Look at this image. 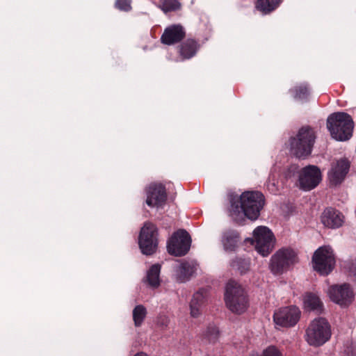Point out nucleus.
Wrapping results in <instances>:
<instances>
[{"instance_id":"22","label":"nucleus","mask_w":356,"mask_h":356,"mask_svg":"<svg viewBox=\"0 0 356 356\" xmlns=\"http://www.w3.org/2000/svg\"><path fill=\"white\" fill-rule=\"evenodd\" d=\"M197 50V42L192 39L185 41L180 49V54L184 58H190L193 57Z\"/></svg>"},{"instance_id":"7","label":"nucleus","mask_w":356,"mask_h":356,"mask_svg":"<svg viewBox=\"0 0 356 356\" xmlns=\"http://www.w3.org/2000/svg\"><path fill=\"white\" fill-rule=\"evenodd\" d=\"M314 269L321 275H327L334 269L335 258L332 249L330 246L318 248L312 257Z\"/></svg>"},{"instance_id":"12","label":"nucleus","mask_w":356,"mask_h":356,"mask_svg":"<svg viewBox=\"0 0 356 356\" xmlns=\"http://www.w3.org/2000/svg\"><path fill=\"white\" fill-rule=\"evenodd\" d=\"M300 316V311L296 306L282 307L274 312L273 321L277 326L290 327L298 323Z\"/></svg>"},{"instance_id":"24","label":"nucleus","mask_w":356,"mask_h":356,"mask_svg":"<svg viewBox=\"0 0 356 356\" xmlns=\"http://www.w3.org/2000/svg\"><path fill=\"white\" fill-rule=\"evenodd\" d=\"M282 0H257V8L264 13H270L276 9Z\"/></svg>"},{"instance_id":"25","label":"nucleus","mask_w":356,"mask_h":356,"mask_svg":"<svg viewBox=\"0 0 356 356\" xmlns=\"http://www.w3.org/2000/svg\"><path fill=\"white\" fill-rule=\"evenodd\" d=\"M295 99L305 100L309 95V90L307 84H300L290 90Z\"/></svg>"},{"instance_id":"15","label":"nucleus","mask_w":356,"mask_h":356,"mask_svg":"<svg viewBox=\"0 0 356 356\" xmlns=\"http://www.w3.org/2000/svg\"><path fill=\"white\" fill-rule=\"evenodd\" d=\"M167 195L161 184H152L147 191L146 203L151 207H161L165 203Z\"/></svg>"},{"instance_id":"3","label":"nucleus","mask_w":356,"mask_h":356,"mask_svg":"<svg viewBox=\"0 0 356 356\" xmlns=\"http://www.w3.org/2000/svg\"><path fill=\"white\" fill-rule=\"evenodd\" d=\"M225 301L227 308L235 314L244 313L249 306L246 291L234 280L229 281L226 285Z\"/></svg>"},{"instance_id":"8","label":"nucleus","mask_w":356,"mask_h":356,"mask_svg":"<svg viewBox=\"0 0 356 356\" xmlns=\"http://www.w3.org/2000/svg\"><path fill=\"white\" fill-rule=\"evenodd\" d=\"M254 245L257 251L266 257L273 250L275 238L273 232L265 226H259L253 232Z\"/></svg>"},{"instance_id":"21","label":"nucleus","mask_w":356,"mask_h":356,"mask_svg":"<svg viewBox=\"0 0 356 356\" xmlns=\"http://www.w3.org/2000/svg\"><path fill=\"white\" fill-rule=\"evenodd\" d=\"M161 266L159 264H154L151 266L147 273V281L148 284L153 287L156 288L160 284V275Z\"/></svg>"},{"instance_id":"17","label":"nucleus","mask_w":356,"mask_h":356,"mask_svg":"<svg viewBox=\"0 0 356 356\" xmlns=\"http://www.w3.org/2000/svg\"><path fill=\"white\" fill-rule=\"evenodd\" d=\"M322 223L328 228L335 229L341 227L344 222V216L338 210L327 208L324 210L321 217Z\"/></svg>"},{"instance_id":"35","label":"nucleus","mask_w":356,"mask_h":356,"mask_svg":"<svg viewBox=\"0 0 356 356\" xmlns=\"http://www.w3.org/2000/svg\"><path fill=\"white\" fill-rule=\"evenodd\" d=\"M352 272L355 274V275H356V270H352Z\"/></svg>"},{"instance_id":"5","label":"nucleus","mask_w":356,"mask_h":356,"mask_svg":"<svg viewBox=\"0 0 356 356\" xmlns=\"http://www.w3.org/2000/svg\"><path fill=\"white\" fill-rule=\"evenodd\" d=\"M315 139V132L312 128L302 127L297 136L291 139V152L299 158L308 156L312 153Z\"/></svg>"},{"instance_id":"16","label":"nucleus","mask_w":356,"mask_h":356,"mask_svg":"<svg viewBox=\"0 0 356 356\" xmlns=\"http://www.w3.org/2000/svg\"><path fill=\"white\" fill-rule=\"evenodd\" d=\"M184 27L179 24H173L167 27L161 35V42L168 45L180 42L185 36Z\"/></svg>"},{"instance_id":"30","label":"nucleus","mask_w":356,"mask_h":356,"mask_svg":"<svg viewBox=\"0 0 356 356\" xmlns=\"http://www.w3.org/2000/svg\"><path fill=\"white\" fill-rule=\"evenodd\" d=\"M260 356H283L282 352L275 346L266 348Z\"/></svg>"},{"instance_id":"14","label":"nucleus","mask_w":356,"mask_h":356,"mask_svg":"<svg viewBox=\"0 0 356 356\" xmlns=\"http://www.w3.org/2000/svg\"><path fill=\"white\" fill-rule=\"evenodd\" d=\"M350 168V163L346 159H341L332 163L328 171L327 177L332 186H337L343 181Z\"/></svg>"},{"instance_id":"28","label":"nucleus","mask_w":356,"mask_h":356,"mask_svg":"<svg viewBox=\"0 0 356 356\" xmlns=\"http://www.w3.org/2000/svg\"><path fill=\"white\" fill-rule=\"evenodd\" d=\"M232 266L237 268L241 274L245 273L250 269V261L245 259H237L232 262Z\"/></svg>"},{"instance_id":"26","label":"nucleus","mask_w":356,"mask_h":356,"mask_svg":"<svg viewBox=\"0 0 356 356\" xmlns=\"http://www.w3.org/2000/svg\"><path fill=\"white\" fill-rule=\"evenodd\" d=\"M147 310L143 305H139L136 306L133 310V320L135 326H140L145 320Z\"/></svg>"},{"instance_id":"9","label":"nucleus","mask_w":356,"mask_h":356,"mask_svg":"<svg viewBox=\"0 0 356 356\" xmlns=\"http://www.w3.org/2000/svg\"><path fill=\"white\" fill-rule=\"evenodd\" d=\"M156 235L155 225L150 222L145 223L138 238L139 247L143 254L150 255L155 252L157 248Z\"/></svg>"},{"instance_id":"2","label":"nucleus","mask_w":356,"mask_h":356,"mask_svg":"<svg viewBox=\"0 0 356 356\" xmlns=\"http://www.w3.org/2000/svg\"><path fill=\"white\" fill-rule=\"evenodd\" d=\"M327 127L334 139L346 141L353 135L354 122L348 113L338 112L331 114L327 118Z\"/></svg>"},{"instance_id":"19","label":"nucleus","mask_w":356,"mask_h":356,"mask_svg":"<svg viewBox=\"0 0 356 356\" xmlns=\"http://www.w3.org/2000/svg\"><path fill=\"white\" fill-rule=\"evenodd\" d=\"M206 292L200 290L195 293L190 302V314L193 318H197L201 314L202 308L205 302Z\"/></svg>"},{"instance_id":"29","label":"nucleus","mask_w":356,"mask_h":356,"mask_svg":"<svg viewBox=\"0 0 356 356\" xmlns=\"http://www.w3.org/2000/svg\"><path fill=\"white\" fill-rule=\"evenodd\" d=\"M219 335V331L216 326L211 325L207 327L205 337L208 339V341L211 343H215Z\"/></svg>"},{"instance_id":"20","label":"nucleus","mask_w":356,"mask_h":356,"mask_svg":"<svg viewBox=\"0 0 356 356\" xmlns=\"http://www.w3.org/2000/svg\"><path fill=\"white\" fill-rule=\"evenodd\" d=\"M239 241V234L234 230H227L222 236L224 249L228 252L234 251Z\"/></svg>"},{"instance_id":"11","label":"nucleus","mask_w":356,"mask_h":356,"mask_svg":"<svg viewBox=\"0 0 356 356\" xmlns=\"http://www.w3.org/2000/svg\"><path fill=\"white\" fill-rule=\"evenodd\" d=\"M321 180V172L316 165H309L299 172V186L303 191H309L315 188Z\"/></svg>"},{"instance_id":"32","label":"nucleus","mask_w":356,"mask_h":356,"mask_svg":"<svg viewBox=\"0 0 356 356\" xmlns=\"http://www.w3.org/2000/svg\"><path fill=\"white\" fill-rule=\"evenodd\" d=\"M115 6L121 10L129 11L131 8V0H117L115 2Z\"/></svg>"},{"instance_id":"18","label":"nucleus","mask_w":356,"mask_h":356,"mask_svg":"<svg viewBox=\"0 0 356 356\" xmlns=\"http://www.w3.org/2000/svg\"><path fill=\"white\" fill-rule=\"evenodd\" d=\"M198 264L194 260L181 262L176 268L175 277L178 282H185L188 281L197 271Z\"/></svg>"},{"instance_id":"13","label":"nucleus","mask_w":356,"mask_h":356,"mask_svg":"<svg viewBox=\"0 0 356 356\" xmlns=\"http://www.w3.org/2000/svg\"><path fill=\"white\" fill-rule=\"evenodd\" d=\"M328 295L332 301L344 307L349 306L354 300L353 289L348 284L330 286Z\"/></svg>"},{"instance_id":"23","label":"nucleus","mask_w":356,"mask_h":356,"mask_svg":"<svg viewBox=\"0 0 356 356\" xmlns=\"http://www.w3.org/2000/svg\"><path fill=\"white\" fill-rule=\"evenodd\" d=\"M304 304L306 308L311 310L319 311L321 309L323 304L319 298L313 293H307L304 298Z\"/></svg>"},{"instance_id":"31","label":"nucleus","mask_w":356,"mask_h":356,"mask_svg":"<svg viewBox=\"0 0 356 356\" xmlns=\"http://www.w3.org/2000/svg\"><path fill=\"white\" fill-rule=\"evenodd\" d=\"M277 182H276L274 175H270L269 179L267 182V188L271 193H277L278 191Z\"/></svg>"},{"instance_id":"34","label":"nucleus","mask_w":356,"mask_h":356,"mask_svg":"<svg viewBox=\"0 0 356 356\" xmlns=\"http://www.w3.org/2000/svg\"><path fill=\"white\" fill-rule=\"evenodd\" d=\"M134 356H147V355L144 353H139L135 355Z\"/></svg>"},{"instance_id":"6","label":"nucleus","mask_w":356,"mask_h":356,"mask_svg":"<svg viewBox=\"0 0 356 356\" xmlns=\"http://www.w3.org/2000/svg\"><path fill=\"white\" fill-rule=\"evenodd\" d=\"M298 260L297 254L293 250L282 248L271 257L269 269L274 275H280L296 264Z\"/></svg>"},{"instance_id":"4","label":"nucleus","mask_w":356,"mask_h":356,"mask_svg":"<svg viewBox=\"0 0 356 356\" xmlns=\"http://www.w3.org/2000/svg\"><path fill=\"white\" fill-rule=\"evenodd\" d=\"M331 327L324 318L313 320L306 330L305 340L309 345L318 347L325 343L331 337Z\"/></svg>"},{"instance_id":"27","label":"nucleus","mask_w":356,"mask_h":356,"mask_svg":"<svg viewBox=\"0 0 356 356\" xmlns=\"http://www.w3.org/2000/svg\"><path fill=\"white\" fill-rule=\"evenodd\" d=\"M180 7L181 3L177 0H163L160 6L164 13L179 10Z\"/></svg>"},{"instance_id":"1","label":"nucleus","mask_w":356,"mask_h":356,"mask_svg":"<svg viewBox=\"0 0 356 356\" xmlns=\"http://www.w3.org/2000/svg\"><path fill=\"white\" fill-rule=\"evenodd\" d=\"M230 215L236 221L246 216L250 220H256L259 216L264 204V195L259 192H244L241 197L230 198Z\"/></svg>"},{"instance_id":"10","label":"nucleus","mask_w":356,"mask_h":356,"mask_svg":"<svg viewBox=\"0 0 356 356\" xmlns=\"http://www.w3.org/2000/svg\"><path fill=\"white\" fill-rule=\"evenodd\" d=\"M190 245L191 238L188 233L184 229H179L169 239L167 248L170 254L181 257L188 252Z\"/></svg>"},{"instance_id":"33","label":"nucleus","mask_w":356,"mask_h":356,"mask_svg":"<svg viewBox=\"0 0 356 356\" xmlns=\"http://www.w3.org/2000/svg\"><path fill=\"white\" fill-rule=\"evenodd\" d=\"M169 323V318L166 315H159L156 319V324L162 327H167Z\"/></svg>"}]
</instances>
